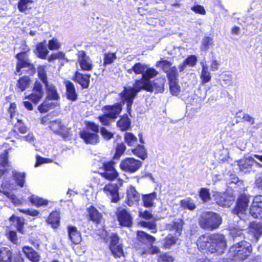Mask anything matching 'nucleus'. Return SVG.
<instances>
[{"instance_id": "nucleus-1", "label": "nucleus", "mask_w": 262, "mask_h": 262, "mask_svg": "<svg viewBox=\"0 0 262 262\" xmlns=\"http://www.w3.org/2000/svg\"><path fill=\"white\" fill-rule=\"evenodd\" d=\"M127 72L129 74L134 72L137 75H142L141 79L135 80L133 87H124L123 91L120 94L123 103L126 102L127 110L129 112L134 99L141 91V88L145 86V84L149 83L148 78H154L158 75V72L155 69L141 62L135 63L131 69L127 70Z\"/></svg>"}, {"instance_id": "nucleus-2", "label": "nucleus", "mask_w": 262, "mask_h": 262, "mask_svg": "<svg viewBox=\"0 0 262 262\" xmlns=\"http://www.w3.org/2000/svg\"><path fill=\"white\" fill-rule=\"evenodd\" d=\"M8 151L7 150H6L4 154L0 155V177L4 176L0 187V192L9 198L14 205L18 206L21 204V201L13 193L10 192V191L15 188V186L12 182H11L10 177H7L9 167L8 162Z\"/></svg>"}, {"instance_id": "nucleus-3", "label": "nucleus", "mask_w": 262, "mask_h": 262, "mask_svg": "<svg viewBox=\"0 0 262 262\" xmlns=\"http://www.w3.org/2000/svg\"><path fill=\"white\" fill-rule=\"evenodd\" d=\"M196 245L201 250H205L211 253L221 254L226 247V242L223 234H205L199 237Z\"/></svg>"}, {"instance_id": "nucleus-4", "label": "nucleus", "mask_w": 262, "mask_h": 262, "mask_svg": "<svg viewBox=\"0 0 262 262\" xmlns=\"http://www.w3.org/2000/svg\"><path fill=\"white\" fill-rule=\"evenodd\" d=\"M222 223V218L219 214L213 212H204L199 219L201 228L208 230H213L219 228Z\"/></svg>"}, {"instance_id": "nucleus-5", "label": "nucleus", "mask_w": 262, "mask_h": 262, "mask_svg": "<svg viewBox=\"0 0 262 262\" xmlns=\"http://www.w3.org/2000/svg\"><path fill=\"white\" fill-rule=\"evenodd\" d=\"M23 46L25 47L23 48V51L17 53L15 56L17 60L15 72L16 75H21L23 73L22 69L25 68L27 69L26 71L29 73H33L35 72L34 66L31 62L27 53L30 49L26 45H24Z\"/></svg>"}, {"instance_id": "nucleus-6", "label": "nucleus", "mask_w": 262, "mask_h": 262, "mask_svg": "<svg viewBox=\"0 0 262 262\" xmlns=\"http://www.w3.org/2000/svg\"><path fill=\"white\" fill-rule=\"evenodd\" d=\"M252 250L251 244L245 241L236 243L229 250V256L234 259L243 260L246 258Z\"/></svg>"}, {"instance_id": "nucleus-7", "label": "nucleus", "mask_w": 262, "mask_h": 262, "mask_svg": "<svg viewBox=\"0 0 262 262\" xmlns=\"http://www.w3.org/2000/svg\"><path fill=\"white\" fill-rule=\"evenodd\" d=\"M113 162H98L99 171L98 172L105 179L112 181L118 176V173L114 167Z\"/></svg>"}, {"instance_id": "nucleus-8", "label": "nucleus", "mask_w": 262, "mask_h": 262, "mask_svg": "<svg viewBox=\"0 0 262 262\" xmlns=\"http://www.w3.org/2000/svg\"><path fill=\"white\" fill-rule=\"evenodd\" d=\"M137 237L140 242L144 244L148 243L150 244V247L148 248L147 251L148 253L151 254H155L160 252V250L158 247L151 245L155 241V238L154 236L148 234L144 231H138ZM146 253V251H144L142 254Z\"/></svg>"}, {"instance_id": "nucleus-9", "label": "nucleus", "mask_w": 262, "mask_h": 262, "mask_svg": "<svg viewBox=\"0 0 262 262\" xmlns=\"http://www.w3.org/2000/svg\"><path fill=\"white\" fill-rule=\"evenodd\" d=\"M249 202V199L248 196L245 194H241L238 198L236 205L234 208L233 212L237 214L241 219H244Z\"/></svg>"}, {"instance_id": "nucleus-10", "label": "nucleus", "mask_w": 262, "mask_h": 262, "mask_svg": "<svg viewBox=\"0 0 262 262\" xmlns=\"http://www.w3.org/2000/svg\"><path fill=\"white\" fill-rule=\"evenodd\" d=\"M151 78H148L149 83L145 84V86L141 88V90H145L147 92H155V93H163L164 91V83L165 80L160 78L154 81L150 80Z\"/></svg>"}, {"instance_id": "nucleus-11", "label": "nucleus", "mask_w": 262, "mask_h": 262, "mask_svg": "<svg viewBox=\"0 0 262 262\" xmlns=\"http://www.w3.org/2000/svg\"><path fill=\"white\" fill-rule=\"evenodd\" d=\"M141 164L140 161L133 158H128L121 162L120 167L124 171L133 173L140 168Z\"/></svg>"}, {"instance_id": "nucleus-12", "label": "nucleus", "mask_w": 262, "mask_h": 262, "mask_svg": "<svg viewBox=\"0 0 262 262\" xmlns=\"http://www.w3.org/2000/svg\"><path fill=\"white\" fill-rule=\"evenodd\" d=\"M213 196L216 203L223 207H229L231 202L234 200V196L227 192L224 193L215 192Z\"/></svg>"}, {"instance_id": "nucleus-13", "label": "nucleus", "mask_w": 262, "mask_h": 262, "mask_svg": "<svg viewBox=\"0 0 262 262\" xmlns=\"http://www.w3.org/2000/svg\"><path fill=\"white\" fill-rule=\"evenodd\" d=\"M110 238V249L114 256L117 258L123 256L124 254L123 248L122 245L118 244L119 240L118 236L116 234L112 233Z\"/></svg>"}, {"instance_id": "nucleus-14", "label": "nucleus", "mask_w": 262, "mask_h": 262, "mask_svg": "<svg viewBox=\"0 0 262 262\" xmlns=\"http://www.w3.org/2000/svg\"><path fill=\"white\" fill-rule=\"evenodd\" d=\"M249 213L254 218L262 220V195L256 196L253 200Z\"/></svg>"}, {"instance_id": "nucleus-15", "label": "nucleus", "mask_w": 262, "mask_h": 262, "mask_svg": "<svg viewBox=\"0 0 262 262\" xmlns=\"http://www.w3.org/2000/svg\"><path fill=\"white\" fill-rule=\"evenodd\" d=\"M78 62L83 71H90L93 68V61L85 51H79L78 53Z\"/></svg>"}, {"instance_id": "nucleus-16", "label": "nucleus", "mask_w": 262, "mask_h": 262, "mask_svg": "<svg viewBox=\"0 0 262 262\" xmlns=\"http://www.w3.org/2000/svg\"><path fill=\"white\" fill-rule=\"evenodd\" d=\"M254 163L257 164L259 167H262L261 164L257 163L252 157L241 160L238 162V165L240 171L244 173H246L249 172L252 170V166Z\"/></svg>"}, {"instance_id": "nucleus-17", "label": "nucleus", "mask_w": 262, "mask_h": 262, "mask_svg": "<svg viewBox=\"0 0 262 262\" xmlns=\"http://www.w3.org/2000/svg\"><path fill=\"white\" fill-rule=\"evenodd\" d=\"M103 113H106L111 118L114 120L118 117L122 111V105L120 103H116L112 105H105L102 107Z\"/></svg>"}, {"instance_id": "nucleus-18", "label": "nucleus", "mask_w": 262, "mask_h": 262, "mask_svg": "<svg viewBox=\"0 0 262 262\" xmlns=\"http://www.w3.org/2000/svg\"><path fill=\"white\" fill-rule=\"evenodd\" d=\"M103 191L112 202L117 203L119 200L118 187L116 184H108L105 186Z\"/></svg>"}, {"instance_id": "nucleus-19", "label": "nucleus", "mask_w": 262, "mask_h": 262, "mask_svg": "<svg viewBox=\"0 0 262 262\" xmlns=\"http://www.w3.org/2000/svg\"><path fill=\"white\" fill-rule=\"evenodd\" d=\"M49 127L53 132L61 136L63 138H66L68 137L67 128L62 124L60 120L50 121Z\"/></svg>"}, {"instance_id": "nucleus-20", "label": "nucleus", "mask_w": 262, "mask_h": 262, "mask_svg": "<svg viewBox=\"0 0 262 262\" xmlns=\"http://www.w3.org/2000/svg\"><path fill=\"white\" fill-rule=\"evenodd\" d=\"M44 95L42 85L39 81H36L33 87V92L28 96L29 99L35 103L40 101Z\"/></svg>"}, {"instance_id": "nucleus-21", "label": "nucleus", "mask_w": 262, "mask_h": 262, "mask_svg": "<svg viewBox=\"0 0 262 262\" xmlns=\"http://www.w3.org/2000/svg\"><path fill=\"white\" fill-rule=\"evenodd\" d=\"M118 221L121 226L129 227L132 224L130 214L125 209H121L117 213Z\"/></svg>"}, {"instance_id": "nucleus-22", "label": "nucleus", "mask_w": 262, "mask_h": 262, "mask_svg": "<svg viewBox=\"0 0 262 262\" xmlns=\"http://www.w3.org/2000/svg\"><path fill=\"white\" fill-rule=\"evenodd\" d=\"M80 136L86 144H96L99 142V137L96 133L85 129L80 133Z\"/></svg>"}, {"instance_id": "nucleus-23", "label": "nucleus", "mask_w": 262, "mask_h": 262, "mask_svg": "<svg viewBox=\"0 0 262 262\" xmlns=\"http://www.w3.org/2000/svg\"><path fill=\"white\" fill-rule=\"evenodd\" d=\"M140 199L139 193L136 191L135 187L130 186L127 190V204L132 206L138 203Z\"/></svg>"}, {"instance_id": "nucleus-24", "label": "nucleus", "mask_w": 262, "mask_h": 262, "mask_svg": "<svg viewBox=\"0 0 262 262\" xmlns=\"http://www.w3.org/2000/svg\"><path fill=\"white\" fill-rule=\"evenodd\" d=\"M43 84L45 86L47 97L49 99L58 100L60 99V96L57 89L52 83L48 81Z\"/></svg>"}, {"instance_id": "nucleus-25", "label": "nucleus", "mask_w": 262, "mask_h": 262, "mask_svg": "<svg viewBox=\"0 0 262 262\" xmlns=\"http://www.w3.org/2000/svg\"><path fill=\"white\" fill-rule=\"evenodd\" d=\"M184 222L181 219H175L171 223L166 225L167 230L176 232V236H180L183 229Z\"/></svg>"}, {"instance_id": "nucleus-26", "label": "nucleus", "mask_w": 262, "mask_h": 262, "mask_svg": "<svg viewBox=\"0 0 262 262\" xmlns=\"http://www.w3.org/2000/svg\"><path fill=\"white\" fill-rule=\"evenodd\" d=\"M157 198V193L156 192L142 195L143 205L146 208H152L155 206V201Z\"/></svg>"}, {"instance_id": "nucleus-27", "label": "nucleus", "mask_w": 262, "mask_h": 262, "mask_svg": "<svg viewBox=\"0 0 262 262\" xmlns=\"http://www.w3.org/2000/svg\"><path fill=\"white\" fill-rule=\"evenodd\" d=\"M200 64L202 67L200 78L202 80V83L204 84L210 81L211 76L210 72L209 71L207 62L205 59H203L201 61Z\"/></svg>"}, {"instance_id": "nucleus-28", "label": "nucleus", "mask_w": 262, "mask_h": 262, "mask_svg": "<svg viewBox=\"0 0 262 262\" xmlns=\"http://www.w3.org/2000/svg\"><path fill=\"white\" fill-rule=\"evenodd\" d=\"M90 74H83L79 72L75 73L74 80L78 83L83 89L88 88L90 83Z\"/></svg>"}, {"instance_id": "nucleus-29", "label": "nucleus", "mask_w": 262, "mask_h": 262, "mask_svg": "<svg viewBox=\"0 0 262 262\" xmlns=\"http://www.w3.org/2000/svg\"><path fill=\"white\" fill-rule=\"evenodd\" d=\"M64 84L67 98L72 101L76 100L77 99V94L76 92L74 84L69 80L66 81Z\"/></svg>"}, {"instance_id": "nucleus-30", "label": "nucleus", "mask_w": 262, "mask_h": 262, "mask_svg": "<svg viewBox=\"0 0 262 262\" xmlns=\"http://www.w3.org/2000/svg\"><path fill=\"white\" fill-rule=\"evenodd\" d=\"M35 53L38 57L45 59L49 53V51L47 47L46 40H43L37 43L36 46Z\"/></svg>"}, {"instance_id": "nucleus-31", "label": "nucleus", "mask_w": 262, "mask_h": 262, "mask_svg": "<svg viewBox=\"0 0 262 262\" xmlns=\"http://www.w3.org/2000/svg\"><path fill=\"white\" fill-rule=\"evenodd\" d=\"M69 238L71 242L75 244H78L81 240L80 232L77 230L76 227L72 226H69L68 227Z\"/></svg>"}, {"instance_id": "nucleus-32", "label": "nucleus", "mask_w": 262, "mask_h": 262, "mask_svg": "<svg viewBox=\"0 0 262 262\" xmlns=\"http://www.w3.org/2000/svg\"><path fill=\"white\" fill-rule=\"evenodd\" d=\"M23 251L26 256L32 261L37 262L40 260V256L33 249L29 247H25Z\"/></svg>"}, {"instance_id": "nucleus-33", "label": "nucleus", "mask_w": 262, "mask_h": 262, "mask_svg": "<svg viewBox=\"0 0 262 262\" xmlns=\"http://www.w3.org/2000/svg\"><path fill=\"white\" fill-rule=\"evenodd\" d=\"M249 231L253 234L254 237L257 239L262 234V225L261 223L253 222L250 223Z\"/></svg>"}, {"instance_id": "nucleus-34", "label": "nucleus", "mask_w": 262, "mask_h": 262, "mask_svg": "<svg viewBox=\"0 0 262 262\" xmlns=\"http://www.w3.org/2000/svg\"><path fill=\"white\" fill-rule=\"evenodd\" d=\"M12 176L16 185L20 187H23L25 183L26 174L24 172L13 170L12 172Z\"/></svg>"}, {"instance_id": "nucleus-35", "label": "nucleus", "mask_w": 262, "mask_h": 262, "mask_svg": "<svg viewBox=\"0 0 262 262\" xmlns=\"http://www.w3.org/2000/svg\"><path fill=\"white\" fill-rule=\"evenodd\" d=\"M28 199L33 205H34L37 207L46 206L48 204V200H45L34 194H32L29 197Z\"/></svg>"}, {"instance_id": "nucleus-36", "label": "nucleus", "mask_w": 262, "mask_h": 262, "mask_svg": "<svg viewBox=\"0 0 262 262\" xmlns=\"http://www.w3.org/2000/svg\"><path fill=\"white\" fill-rule=\"evenodd\" d=\"M12 258V252L7 247L0 246V262H11Z\"/></svg>"}, {"instance_id": "nucleus-37", "label": "nucleus", "mask_w": 262, "mask_h": 262, "mask_svg": "<svg viewBox=\"0 0 262 262\" xmlns=\"http://www.w3.org/2000/svg\"><path fill=\"white\" fill-rule=\"evenodd\" d=\"M130 124L131 121L126 115H123L117 123V126L122 131L128 129Z\"/></svg>"}, {"instance_id": "nucleus-38", "label": "nucleus", "mask_w": 262, "mask_h": 262, "mask_svg": "<svg viewBox=\"0 0 262 262\" xmlns=\"http://www.w3.org/2000/svg\"><path fill=\"white\" fill-rule=\"evenodd\" d=\"M30 78L28 76H24L17 81L16 88L21 92H23L29 88L30 84Z\"/></svg>"}, {"instance_id": "nucleus-39", "label": "nucleus", "mask_w": 262, "mask_h": 262, "mask_svg": "<svg viewBox=\"0 0 262 262\" xmlns=\"http://www.w3.org/2000/svg\"><path fill=\"white\" fill-rule=\"evenodd\" d=\"M48 223L52 225L54 228H56L59 223L60 217L58 212L54 211L50 213L48 219Z\"/></svg>"}, {"instance_id": "nucleus-40", "label": "nucleus", "mask_w": 262, "mask_h": 262, "mask_svg": "<svg viewBox=\"0 0 262 262\" xmlns=\"http://www.w3.org/2000/svg\"><path fill=\"white\" fill-rule=\"evenodd\" d=\"M89 213L90 217L92 221L96 223L100 222L102 214L94 207L91 206L89 209Z\"/></svg>"}, {"instance_id": "nucleus-41", "label": "nucleus", "mask_w": 262, "mask_h": 262, "mask_svg": "<svg viewBox=\"0 0 262 262\" xmlns=\"http://www.w3.org/2000/svg\"><path fill=\"white\" fill-rule=\"evenodd\" d=\"M33 3L32 0H19L17 8L21 12H25L28 9H30V5Z\"/></svg>"}, {"instance_id": "nucleus-42", "label": "nucleus", "mask_w": 262, "mask_h": 262, "mask_svg": "<svg viewBox=\"0 0 262 262\" xmlns=\"http://www.w3.org/2000/svg\"><path fill=\"white\" fill-rule=\"evenodd\" d=\"M132 152L142 160L145 159L147 157L146 150L143 145H138L136 148L132 149Z\"/></svg>"}, {"instance_id": "nucleus-43", "label": "nucleus", "mask_w": 262, "mask_h": 262, "mask_svg": "<svg viewBox=\"0 0 262 262\" xmlns=\"http://www.w3.org/2000/svg\"><path fill=\"white\" fill-rule=\"evenodd\" d=\"M10 221L11 222H13V223L15 224L17 229L19 232L21 233L23 232V229L24 225V220L23 219L12 215L10 217Z\"/></svg>"}, {"instance_id": "nucleus-44", "label": "nucleus", "mask_w": 262, "mask_h": 262, "mask_svg": "<svg viewBox=\"0 0 262 262\" xmlns=\"http://www.w3.org/2000/svg\"><path fill=\"white\" fill-rule=\"evenodd\" d=\"M124 140L128 146H134L137 144V137L131 133H125L124 135Z\"/></svg>"}, {"instance_id": "nucleus-45", "label": "nucleus", "mask_w": 262, "mask_h": 262, "mask_svg": "<svg viewBox=\"0 0 262 262\" xmlns=\"http://www.w3.org/2000/svg\"><path fill=\"white\" fill-rule=\"evenodd\" d=\"M57 104V102L49 103L48 102H45L38 106V109L40 113H46L50 109L54 108Z\"/></svg>"}, {"instance_id": "nucleus-46", "label": "nucleus", "mask_w": 262, "mask_h": 262, "mask_svg": "<svg viewBox=\"0 0 262 262\" xmlns=\"http://www.w3.org/2000/svg\"><path fill=\"white\" fill-rule=\"evenodd\" d=\"M37 73L38 77L43 84H45L49 81L48 80L45 66H39L37 69Z\"/></svg>"}, {"instance_id": "nucleus-47", "label": "nucleus", "mask_w": 262, "mask_h": 262, "mask_svg": "<svg viewBox=\"0 0 262 262\" xmlns=\"http://www.w3.org/2000/svg\"><path fill=\"white\" fill-rule=\"evenodd\" d=\"M117 58L116 53H105L104 54V66H106L108 64H112L114 60Z\"/></svg>"}, {"instance_id": "nucleus-48", "label": "nucleus", "mask_w": 262, "mask_h": 262, "mask_svg": "<svg viewBox=\"0 0 262 262\" xmlns=\"http://www.w3.org/2000/svg\"><path fill=\"white\" fill-rule=\"evenodd\" d=\"M171 64L172 63L170 62L163 59H162L156 63V66L157 67L161 68L166 73L170 69V68H171V67H172Z\"/></svg>"}, {"instance_id": "nucleus-49", "label": "nucleus", "mask_w": 262, "mask_h": 262, "mask_svg": "<svg viewBox=\"0 0 262 262\" xmlns=\"http://www.w3.org/2000/svg\"><path fill=\"white\" fill-rule=\"evenodd\" d=\"M166 74L169 82L178 80V70L175 66L171 67Z\"/></svg>"}, {"instance_id": "nucleus-50", "label": "nucleus", "mask_w": 262, "mask_h": 262, "mask_svg": "<svg viewBox=\"0 0 262 262\" xmlns=\"http://www.w3.org/2000/svg\"><path fill=\"white\" fill-rule=\"evenodd\" d=\"M181 206L185 209H188L190 210H193L195 208V204L190 198L182 200Z\"/></svg>"}, {"instance_id": "nucleus-51", "label": "nucleus", "mask_w": 262, "mask_h": 262, "mask_svg": "<svg viewBox=\"0 0 262 262\" xmlns=\"http://www.w3.org/2000/svg\"><path fill=\"white\" fill-rule=\"evenodd\" d=\"M169 88L173 95H178L180 92V86L178 83V80L169 82Z\"/></svg>"}, {"instance_id": "nucleus-52", "label": "nucleus", "mask_w": 262, "mask_h": 262, "mask_svg": "<svg viewBox=\"0 0 262 262\" xmlns=\"http://www.w3.org/2000/svg\"><path fill=\"white\" fill-rule=\"evenodd\" d=\"M231 235L232 236L234 242H239V240L244 238L243 231L239 229H233L231 231Z\"/></svg>"}, {"instance_id": "nucleus-53", "label": "nucleus", "mask_w": 262, "mask_h": 262, "mask_svg": "<svg viewBox=\"0 0 262 262\" xmlns=\"http://www.w3.org/2000/svg\"><path fill=\"white\" fill-rule=\"evenodd\" d=\"M139 224L142 227L150 230L152 233H156L157 232L156 225L155 222L141 221Z\"/></svg>"}, {"instance_id": "nucleus-54", "label": "nucleus", "mask_w": 262, "mask_h": 262, "mask_svg": "<svg viewBox=\"0 0 262 262\" xmlns=\"http://www.w3.org/2000/svg\"><path fill=\"white\" fill-rule=\"evenodd\" d=\"M199 196L204 202L209 201L210 200L209 189L206 188H201L199 192Z\"/></svg>"}, {"instance_id": "nucleus-55", "label": "nucleus", "mask_w": 262, "mask_h": 262, "mask_svg": "<svg viewBox=\"0 0 262 262\" xmlns=\"http://www.w3.org/2000/svg\"><path fill=\"white\" fill-rule=\"evenodd\" d=\"M213 44V39L210 37H205L202 41L201 50L206 51L209 48V46Z\"/></svg>"}, {"instance_id": "nucleus-56", "label": "nucleus", "mask_w": 262, "mask_h": 262, "mask_svg": "<svg viewBox=\"0 0 262 262\" xmlns=\"http://www.w3.org/2000/svg\"><path fill=\"white\" fill-rule=\"evenodd\" d=\"M177 240V238L173 236L166 237L163 242L164 247L167 249L170 248L176 244Z\"/></svg>"}, {"instance_id": "nucleus-57", "label": "nucleus", "mask_w": 262, "mask_h": 262, "mask_svg": "<svg viewBox=\"0 0 262 262\" xmlns=\"http://www.w3.org/2000/svg\"><path fill=\"white\" fill-rule=\"evenodd\" d=\"M48 47L51 50H58L60 47V43L56 38H52L48 41Z\"/></svg>"}, {"instance_id": "nucleus-58", "label": "nucleus", "mask_w": 262, "mask_h": 262, "mask_svg": "<svg viewBox=\"0 0 262 262\" xmlns=\"http://www.w3.org/2000/svg\"><path fill=\"white\" fill-rule=\"evenodd\" d=\"M99 119L103 125H109L112 120H114L112 118L110 117L106 113H104V114L102 116L99 117Z\"/></svg>"}, {"instance_id": "nucleus-59", "label": "nucleus", "mask_w": 262, "mask_h": 262, "mask_svg": "<svg viewBox=\"0 0 262 262\" xmlns=\"http://www.w3.org/2000/svg\"><path fill=\"white\" fill-rule=\"evenodd\" d=\"M220 63V61H217L214 56H212L210 65L211 70L213 72L217 71Z\"/></svg>"}, {"instance_id": "nucleus-60", "label": "nucleus", "mask_w": 262, "mask_h": 262, "mask_svg": "<svg viewBox=\"0 0 262 262\" xmlns=\"http://www.w3.org/2000/svg\"><path fill=\"white\" fill-rule=\"evenodd\" d=\"M64 57H65V55L63 52H58V53H56L52 54L50 56H49L48 58V60L49 62H52L55 59H63V58H64Z\"/></svg>"}, {"instance_id": "nucleus-61", "label": "nucleus", "mask_w": 262, "mask_h": 262, "mask_svg": "<svg viewBox=\"0 0 262 262\" xmlns=\"http://www.w3.org/2000/svg\"><path fill=\"white\" fill-rule=\"evenodd\" d=\"M198 59L195 55L189 56L185 60V63L190 67H193L195 66Z\"/></svg>"}, {"instance_id": "nucleus-62", "label": "nucleus", "mask_w": 262, "mask_h": 262, "mask_svg": "<svg viewBox=\"0 0 262 262\" xmlns=\"http://www.w3.org/2000/svg\"><path fill=\"white\" fill-rule=\"evenodd\" d=\"M100 133L102 136L106 140H110L113 137V134L103 127L100 128Z\"/></svg>"}, {"instance_id": "nucleus-63", "label": "nucleus", "mask_w": 262, "mask_h": 262, "mask_svg": "<svg viewBox=\"0 0 262 262\" xmlns=\"http://www.w3.org/2000/svg\"><path fill=\"white\" fill-rule=\"evenodd\" d=\"M88 128L86 129L90 130L92 133H96L97 134L99 132V126L93 122H88L86 124Z\"/></svg>"}, {"instance_id": "nucleus-64", "label": "nucleus", "mask_w": 262, "mask_h": 262, "mask_svg": "<svg viewBox=\"0 0 262 262\" xmlns=\"http://www.w3.org/2000/svg\"><path fill=\"white\" fill-rule=\"evenodd\" d=\"M191 10L196 13H199L202 15H205L206 14V11L204 8L201 5L193 6L191 8Z\"/></svg>"}]
</instances>
